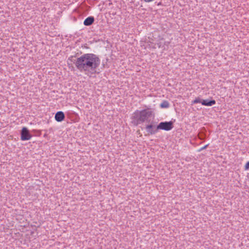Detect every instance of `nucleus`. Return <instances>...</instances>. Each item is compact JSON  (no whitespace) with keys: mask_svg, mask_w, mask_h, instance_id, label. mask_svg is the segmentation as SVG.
Instances as JSON below:
<instances>
[{"mask_svg":"<svg viewBox=\"0 0 249 249\" xmlns=\"http://www.w3.org/2000/svg\"><path fill=\"white\" fill-rule=\"evenodd\" d=\"M74 57L71 56L68 60L73 62L80 71L88 75L97 72L101 63V60L97 55L94 53H85L76 59H74Z\"/></svg>","mask_w":249,"mask_h":249,"instance_id":"nucleus-1","label":"nucleus"},{"mask_svg":"<svg viewBox=\"0 0 249 249\" xmlns=\"http://www.w3.org/2000/svg\"><path fill=\"white\" fill-rule=\"evenodd\" d=\"M153 114V111L149 109H144L142 110H136L132 115V122L135 125H138L144 122H149L150 118Z\"/></svg>","mask_w":249,"mask_h":249,"instance_id":"nucleus-2","label":"nucleus"},{"mask_svg":"<svg viewBox=\"0 0 249 249\" xmlns=\"http://www.w3.org/2000/svg\"><path fill=\"white\" fill-rule=\"evenodd\" d=\"M173 123L172 121L160 122L157 126V129L169 131L173 128Z\"/></svg>","mask_w":249,"mask_h":249,"instance_id":"nucleus-3","label":"nucleus"},{"mask_svg":"<svg viewBox=\"0 0 249 249\" xmlns=\"http://www.w3.org/2000/svg\"><path fill=\"white\" fill-rule=\"evenodd\" d=\"M21 140L22 141H27L31 139L32 136L29 130L25 127L22 128L21 131Z\"/></svg>","mask_w":249,"mask_h":249,"instance_id":"nucleus-4","label":"nucleus"},{"mask_svg":"<svg viewBox=\"0 0 249 249\" xmlns=\"http://www.w3.org/2000/svg\"><path fill=\"white\" fill-rule=\"evenodd\" d=\"M145 129L149 134L154 135L157 133L158 129H157V126L151 124L147 125Z\"/></svg>","mask_w":249,"mask_h":249,"instance_id":"nucleus-5","label":"nucleus"},{"mask_svg":"<svg viewBox=\"0 0 249 249\" xmlns=\"http://www.w3.org/2000/svg\"><path fill=\"white\" fill-rule=\"evenodd\" d=\"M55 120L58 122H60L63 121L65 119V114L63 112L61 111H58L54 116Z\"/></svg>","mask_w":249,"mask_h":249,"instance_id":"nucleus-6","label":"nucleus"},{"mask_svg":"<svg viewBox=\"0 0 249 249\" xmlns=\"http://www.w3.org/2000/svg\"><path fill=\"white\" fill-rule=\"evenodd\" d=\"M216 103V102L214 100H209V99H206V100H202L201 104L203 106H212L214 105H215Z\"/></svg>","mask_w":249,"mask_h":249,"instance_id":"nucleus-7","label":"nucleus"},{"mask_svg":"<svg viewBox=\"0 0 249 249\" xmlns=\"http://www.w3.org/2000/svg\"><path fill=\"white\" fill-rule=\"evenodd\" d=\"M94 18L93 17H89L84 21V24L85 26H90L94 22Z\"/></svg>","mask_w":249,"mask_h":249,"instance_id":"nucleus-8","label":"nucleus"},{"mask_svg":"<svg viewBox=\"0 0 249 249\" xmlns=\"http://www.w3.org/2000/svg\"><path fill=\"white\" fill-rule=\"evenodd\" d=\"M170 105L168 101L164 100L160 104V107L162 108H167L169 107Z\"/></svg>","mask_w":249,"mask_h":249,"instance_id":"nucleus-9","label":"nucleus"},{"mask_svg":"<svg viewBox=\"0 0 249 249\" xmlns=\"http://www.w3.org/2000/svg\"><path fill=\"white\" fill-rule=\"evenodd\" d=\"M201 99L199 97L196 98L194 100L192 101V104H195L197 103H201L202 102Z\"/></svg>","mask_w":249,"mask_h":249,"instance_id":"nucleus-10","label":"nucleus"},{"mask_svg":"<svg viewBox=\"0 0 249 249\" xmlns=\"http://www.w3.org/2000/svg\"><path fill=\"white\" fill-rule=\"evenodd\" d=\"M249 169V161H248L245 165V170H247Z\"/></svg>","mask_w":249,"mask_h":249,"instance_id":"nucleus-11","label":"nucleus"},{"mask_svg":"<svg viewBox=\"0 0 249 249\" xmlns=\"http://www.w3.org/2000/svg\"><path fill=\"white\" fill-rule=\"evenodd\" d=\"M207 146H208V145H206L204 146L203 147H201L200 148L199 151H201V150H204V149H206Z\"/></svg>","mask_w":249,"mask_h":249,"instance_id":"nucleus-12","label":"nucleus"}]
</instances>
